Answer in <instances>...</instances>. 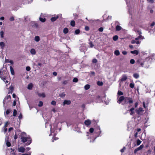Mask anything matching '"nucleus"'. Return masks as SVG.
Instances as JSON below:
<instances>
[{
  "label": "nucleus",
  "instance_id": "34",
  "mask_svg": "<svg viewBox=\"0 0 155 155\" xmlns=\"http://www.w3.org/2000/svg\"><path fill=\"white\" fill-rule=\"evenodd\" d=\"M114 54L117 56H118L120 54L119 51L118 50H116L114 51Z\"/></svg>",
  "mask_w": 155,
  "mask_h": 155
},
{
  "label": "nucleus",
  "instance_id": "47",
  "mask_svg": "<svg viewBox=\"0 0 155 155\" xmlns=\"http://www.w3.org/2000/svg\"><path fill=\"white\" fill-rule=\"evenodd\" d=\"M7 78H6V80H5L4 81L6 84H9V81L8 80H7Z\"/></svg>",
  "mask_w": 155,
  "mask_h": 155
},
{
  "label": "nucleus",
  "instance_id": "63",
  "mask_svg": "<svg viewBox=\"0 0 155 155\" xmlns=\"http://www.w3.org/2000/svg\"><path fill=\"white\" fill-rule=\"evenodd\" d=\"M13 130V127H11L9 128L8 129V131L10 132L11 131Z\"/></svg>",
  "mask_w": 155,
  "mask_h": 155
},
{
  "label": "nucleus",
  "instance_id": "35",
  "mask_svg": "<svg viewBox=\"0 0 155 155\" xmlns=\"http://www.w3.org/2000/svg\"><path fill=\"white\" fill-rule=\"evenodd\" d=\"M137 62L140 64V65L141 67H143L144 64L143 63H142L140 61V60H138L137 61Z\"/></svg>",
  "mask_w": 155,
  "mask_h": 155
},
{
  "label": "nucleus",
  "instance_id": "29",
  "mask_svg": "<svg viewBox=\"0 0 155 155\" xmlns=\"http://www.w3.org/2000/svg\"><path fill=\"white\" fill-rule=\"evenodd\" d=\"M5 62H8V63H9L12 64H13V62L11 60H9L8 59L6 60Z\"/></svg>",
  "mask_w": 155,
  "mask_h": 155
},
{
  "label": "nucleus",
  "instance_id": "49",
  "mask_svg": "<svg viewBox=\"0 0 155 155\" xmlns=\"http://www.w3.org/2000/svg\"><path fill=\"white\" fill-rule=\"evenodd\" d=\"M143 107L145 109L147 108V106L146 105L145 102L143 101Z\"/></svg>",
  "mask_w": 155,
  "mask_h": 155
},
{
  "label": "nucleus",
  "instance_id": "27",
  "mask_svg": "<svg viewBox=\"0 0 155 155\" xmlns=\"http://www.w3.org/2000/svg\"><path fill=\"white\" fill-rule=\"evenodd\" d=\"M90 86L89 85L86 84L84 86V88L86 90H87L90 88Z\"/></svg>",
  "mask_w": 155,
  "mask_h": 155
},
{
  "label": "nucleus",
  "instance_id": "46",
  "mask_svg": "<svg viewBox=\"0 0 155 155\" xmlns=\"http://www.w3.org/2000/svg\"><path fill=\"white\" fill-rule=\"evenodd\" d=\"M130 88H133L134 87V84L133 83H130Z\"/></svg>",
  "mask_w": 155,
  "mask_h": 155
},
{
  "label": "nucleus",
  "instance_id": "7",
  "mask_svg": "<svg viewBox=\"0 0 155 155\" xmlns=\"http://www.w3.org/2000/svg\"><path fill=\"white\" fill-rule=\"evenodd\" d=\"M61 14H59L55 17L51 18V20L52 21H54L58 18L59 16H61Z\"/></svg>",
  "mask_w": 155,
  "mask_h": 155
},
{
  "label": "nucleus",
  "instance_id": "33",
  "mask_svg": "<svg viewBox=\"0 0 155 155\" xmlns=\"http://www.w3.org/2000/svg\"><path fill=\"white\" fill-rule=\"evenodd\" d=\"M68 30L67 28H65L63 30V32L64 34H67L68 33Z\"/></svg>",
  "mask_w": 155,
  "mask_h": 155
},
{
  "label": "nucleus",
  "instance_id": "20",
  "mask_svg": "<svg viewBox=\"0 0 155 155\" xmlns=\"http://www.w3.org/2000/svg\"><path fill=\"white\" fill-rule=\"evenodd\" d=\"M133 76L135 78L137 79L139 78V75L138 74L135 73L133 74Z\"/></svg>",
  "mask_w": 155,
  "mask_h": 155
},
{
  "label": "nucleus",
  "instance_id": "52",
  "mask_svg": "<svg viewBox=\"0 0 155 155\" xmlns=\"http://www.w3.org/2000/svg\"><path fill=\"white\" fill-rule=\"evenodd\" d=\"M73 81L74 82H77L78 81V79L76 78H74Z\"/></svg>",
  "mask_w": 155,
  "mask_h": 155
},
{
  "label": "nucleus",
  "instance_id": "55",
  "mask_svg": "<svg viewBox=\"0 0 155 155\" xmlns=\"http://www.w3.org/2000/svg\"><path fill=\"white\" fill-rule=\"evenodd\" d=\"M8 124H9L8 122H7L5 123V125L4 127V128H6V127H7V126H8Z\"/></svg>",
  "mask_w": 155,
  "mask_h": 155
},
{
  "label": "nucleus",
  "instance_id": "60",
  "mask_svg": "<svg viewBox=\"0 0 155 155\" xmlns=\"http://www.w3.org/2000/svg\"><path fill=\"white\" fill-rule=\"evenodd\" d=\"M16 104V100H15L14 101L13 103V106H15Z\"/></svg>",
  "mask_w": 155,
  "mask_h": 155
},
{
  "label": "nucleus",
  "instance_id": "56",
  "mask_svg": "<svg viewBox=\"0 0 155 155\" xmlns=\"http://www.w3.org/2000/svg\"><path fill=\"white\" fill-rule=\"evenodd\" d=\"M31 155V152H29L28 153H23L22 154V155Z\"/></svg>",
  "mask_w": 155,
  "mask_h": 155
},
{
  "label": "nucleus",
  "instance_id": "21",
  "mask_svg": "<svg viewBox=\"0 0 155 155\" xmlns=\"http://www.w3.org/2000/svg\"><path fill=\"white\" fill-rule=\"evenodd\" d=\"M30 52L31 54L33 55H34L36 53V51L34 49L32 48L30 51Z\"/></svg>",
  "mask_w": 155,
  "mask_h": 155
},
{
  "label": "nucleus",
  "instance_id": "31",
  "mask_svg": "<svg viewBox=\"0 0 155 155\" xmlns=\"http://www.w3.org/2000/svg\"><path fill=\"white\" fill-rule=\"evenodd\" d=\"M35 41L37 42L39 41L40 40L39 37L38 36H35Z\"/></svg>",
  "mask_w": 155,
  "mask_h": 155
},
{
  "label": "nucleus",
  "instance_id": "37",
  "mask_svg": "<svg viewBox=\"0 0 155 155\" xmlns=\"http://www.w3.org/2000/svg\"><path fill=\"white\" fill-rule=\"evenodd\" d=\"M75 25V22L74 21H72L71 22V25L72 26H74Z\"/></svg>",
  "mask_w": 155,
  "mask_h": 155
},
{
  "label": "nucleus",
  "instance_id": "3",
  "mask_svg": "<svg viewBox=\"0 0 155 155\" xmlns=\"http://www.w3.org/2000/svg\"><path fill=\"white\" fill-rule=\"evenodd\" d=\"M50 127L51 134L49 135V136H50L51 135L52 136H55L57 134V126L56 124H53L51 125Z\"/></svg>",
  "mask_w": 155,
  "mask_h": 155
},
{
  "label": "nucleus",
  "instance_id": "25",
  "mask_svg": "<svg viewBox=\"0 0 155 155\" xmlns=\"http://www.w3.org/2000/svg\"><path fill=\"white\" fill-rule=\"evenodd\" d=\"M11 111V110L10 109H8L6 110V112H5L4 115L6 117V114L8 115Z\"/></svg>",
  "mask_w": 155,
  "mask_h": 155
},
{
  "label": "nucleus",
  "instance_id": "2",
  "mask_svg": "<svg viewBox=\"0 0 155 155\" xmlns=\"http://www.w3.org/2000/svg\"><path fill=\"white\" fill-rule=\"evenodd\" d=\"M6 70V69H2L0 70V77L3 81L8 77V74Z\"/></svg>",
  "mask_w": 155,
  "mask_h": 155
},
{
  "label": "nucleus",
  "instance_id": "24",
  "mask_svg": "<svg viewBox=\"0 0 155 155\" xmlns=\"http://www.w3.org/2000/svg\"><path fill=\"white\" fill-rule=\"evenodd\" d=\"M4 33L3 31H1L0 32V35L1 38H3L4 37Z\"/></svg>",
  "mask_w": 155,
  "mask_h": 155
},
{
  "label": "nucleus",
  "instance_id": "38",
  "mask_svg": "<svg viewBox=\"0 0 155 155\" xmlns=\"http://www.w3.org/2000/svg\"><path fill=\"white\" fill-rule=\"evenodd\" d=\"M141 143V141H140V140H139V139L137 140V146L140 145Z\"/></svg>",
  "mask_w": 155,
  "mask_h": 155
},
{
  "label": "nucleus",
  "instance_id": "14",
  "mask_svg": "<svg viewBox=\"0 0 155 155\" xmlns=\"http://www.w3.org/2000/svg\"><path fill=\"white\" fill-rule=\"evenodd\" d=\"M11 99V96L10 95H7V96H6L5 98H4V101H3V104H4L5 102V101L6 100L8 99Z\"/></svg>",
  "mask_w": 155,
  "mask_h": 155
},
{
  "label": "nucleus",
  "instance_id": "28",
  "mask_svg": "<svg viewBox=\"0 0 155 155\" xmlns=\"http://www.w3.org/2000/svg\"><path fill=\"white\" fill-rule=\"evenodd\" d=\"M118 36L116 35L114 36L113 38V40L115 41H117L118 39Z\"/></svg>",
  "mask_w": 155,
  "mask_h": 155
},
{
  "label": "nucleus",
  "instance_id": "51",
  "mask_svg": "<svg viewBox=\"0 0 155 155\" xmlns=\"http://www.w3.org/2000/svg\"><path fill=\"white\" fill-rule=\"evenodd\" d=\"M6 144L7 146L8 147H10L11 146L10 143L9 142L7 141Z\"/></svg>",
  "mask_w": 155,
  "mask_h": 155
},
{
  "label": "nucleus",
  "instance_id": "22",
  "mask_svg": "<svg viewBox=\"0 0 155 155\" xmlns=\"http://www.w3.org/2000/svg\"><path fill=\"white\" fill-rule=\"evenodd\" d=\"M134 108H132L130 109V115H132L134 114Z\"/></svg>",
  "mask_w": 155,
  "mask_h": 155
},
{
  "label": "nucleus",
  "instance_id": "23",
  "mask_svg": "<svg viewBox=\"0 0 155 155\" xmlns=\"http://www.w3.org/2000/svg\"><path fill=\"white\" fill-rule=\"evenodd\" d=\"M39 96L42 97H45V94L44 93H39L38 94Z\"/></svg>",
  "mask_w": 155,
  "mask_h": 155
},
{
  "label": "nucleus",
  "instance_id": "45",
  "mask_svg": "<svg viewBox=\"0 0 155 155\" xmlns=\"http://www.w3.org/2000/svg\"><path fill=\"white\" fill-rule=\"evenodd\" d=\"M94 131V129L93 128H91L89 130V132L90 133H92Z\"/></svg>",
  "mask_w": 155,
  "mask_h": 155
},
{
  "label": "nucleus",
  "instance_id": "32",
  "mask_svg": "<svg viewBox=\"0 0 155 155\" xmlns=\"http://www.w3.org/2000/svg\"><path fill=\"white\" fill-rule=\"evenodd\" d=\"M144 147L143 145H141L139 147L137 148V150L138 151L142 149Z\"/></svg>",
  "mask_w": 155,
  "mask_h": 155
},
{
  "label": "nucleus",
  "instance_id": "61",
  "mask_svg": "<svg viewBox=\"0 0 155 155\" xmlns=\"http://www.w3.org/2000/svg\"><path fill=\"white\" fill-rule=\"evenodd\" d=\"M22 115L21 114H20L18 116V118L19 119H21L22 118Z\"/></svg>",
  "mask_w": 155,
  "mask_h": 155
},
{
  "label": "nucleus",
  "instance_id": "54",
  "mask_svg": "<svg viewBox=\"0 0 155 155\" xmlns=\"http://www.w3.org/2000/svg\"><path fill=\"white\" fill-rule=\"evenodd\" d=\"M9 20L11 21H13L14 20V18L13 16L11 17L9 19Z\"/></svg>",
  "mask_w": 155,
  "mask_h": 155
},
{
  "label": "nucleus",
  "instance_id": "1",
  "mask_svg": "<svg viewBox=\"0 0 155 155\" xmlns=\"http://www.w3.org/2000/svg\"><path fill=\"white\" fill-rule=\"evenodd\" d=\"M22 136H21V139L22 142L26 143V145H29L31 142V139L29 136L25 137L26 134L25 133H22Z\"/></svg>",
  "mask_w": 155,
  "mask_h": 155
},
{
  "label": "nucleus",
  "instance_id": "12",
  "mask_svg": "<svg viewBox=\"0 0 155 155\" xmlns=\"http://www.w3.org/2000/svg\"><path fill=\"white\" fill-rule=\"evenodd\" d=\"M134 30L136 33H138V34L139 35V36H142L141 35L142 34V32L140 30H138L136 28H134Z\"/></svg>",
  "mask_w": 155,
  "mask_h": 155
},
{
  "label": "nucleus",
  "instance_id": "41",
  "mask_svg": "<svg viewBox=\"0 0 155 155\" xmlns=\"http://www.w3.org/2000/svg\"><path fill=\"white\" fill-rule=\"evenodd\" d=\"M17 114V111L16 110H14L13 113V116H15Z\"/></svg>",
  "mask_w": 155,
  "mask_h": 155
},
{
  "label": "nucleus",
  "instance_id": "13",
  "mask_svg": "<svg viewBox=\"0 0 155 155\" xmlns=\"http://www.w3.org/2000/svg\"><path fill=\"white\" fill-rule=\"evenodd\" d=\"M143 109L142 108H139L137 111V113L139 114H140V113L142 112H143Z\"/></svg>",
  "mask_w": 155,
  "mask_h": 155
},
{
  "label": "nucleus",
  "instance_id": "58",
  "mask_svg": "<svg viewBox=\"0 0 155 155\" xmlns=\"http://www.w3.org/2000/svg\"><path fill=\"white\" fill-rule=\"evenodd\" d=\"M97 62V60L96 59H93L92 60V62L94 63H96Z\"/></svg>",
  "mask_w": 155,
  "mask_h": 155
},
{
  "label": "nucleus",
  "instance_id": "50",
  "mask_svg": "<svg viewBox=\"0 0 155 155\" xmlns=\"http://www.w3.org/2000/svg\"><path fill=\"white\" fill-rule=\"evenodd\" d=\"M143 107L145 109L147 108V106L146 105L145 102L143 101Z\"/></svg>",
  "mask_w": 155,
  "mask_h": 155
},
{
  "label": "nucleus",
  "instance_id": "59",
  "mask_svg": "<svg viewBox=\"0 0 155 155\" xmlns=\"http://www.w3.org/2000/svg\"><path fill=\"white\" fill-rule=\"evenodd\" d=\"M98 30L102 32L103 31V28L101 27Z\"/></svg>",
  "mask_w": 155,
  "mask_h": 155
},
{
  "label": "nucleus",
  "instance_id": "10",
  "mask_svg": "<svg viewBox=\"0 0 155 155\" xmlns=\"http://www.w3.org/2000/svg\"><path fill=\"white\" fill-rule=\"evenodd\" d=\"M25 149L23 147H21L18 148V150L19 152L24 153L25 151Z\"/></svg>",
  "mask_w": 155,
  "mask_h": 155
},
{
  "label": "nucleus",
  "instance_id": "8",
  "mask_svg": "<svg viewBox=\"0 0 155 155\" xmlns=\"http://www.w3.org/2000/svg\"><path fill=\"white\" fill-rule=\"evenodd\" d=\"M125 98L123 96H122L118 98L117 102L119 104H120L123 100L124 101Z\"/></svg>",
  "mask_w": 155,
  "mask_h": 155
},
{
  "label": "nucleus",
  "instance_id": "43",
  "mask_svg": "<svg viewBox=\"0 0 155 155\" xmlns=\"http://www.w3.org/2000/svg\"><path fill=\"white\" fill-rule=\"evenodd\" d=\"M130 62L131 64H133L135 63V61L133 59H131L130 61Z\"/></svg>",
  "mask_w": 155,
  "mask_h": 155
},
{
  "label": "nucleus",
  "instance_id": "26",
  "mask_svg": "<svg viewBox=\"0 0 155 155\" xmlns=\"http://www.w3.org/2000/svg\"><path fill=\"white\" fill-rule=\"evenodd\" d=\"M39 19L40 21L42 22H45L46 21V19L45 18H42L41 17H39Z\"/></svg>",
  "mask_w": 155,
  "mask_h": 155
},
{
  "label": "nucleus",
  "instance_id": "39",
  "mask_svg": "<svg viewBox=\"0 0 155 155\" xmlns=\"http://www.w3.org/2000/svg\"><path fill=\"white\" fill-rule=\"evenodd\" d=\"M80 32V30L79 29H77L75 31V34L76 35L79 34Z\"/></svg>",
  "mask_w": 155,
  "mask_h": 155
},
{
  "label": "nucleus",
  "instance_id": "5",
  "mask_svg": "<svg viewBox=\"0 0 155 155\" xmlns=\"http://www.w3.org/2000/svg\"><path fill=\"white\" fill-rule=\"evenodd\" d=\"M101 132L100 128L99 127H97L94 130V133L96 134L97 136L96 137L101 136Z\"/></svg>",
  "mask_w": 155,
  "mask_h": 155
},
{
  "label": "nucleus",
  "instance_id": "48",
  "mask_svg": "<svg viewBox=\"0 0 155 155\" xmlns=\"http://www.w3.org/2000/svg\"><path fill=\"white\" fill-rule=\"evenodd\" d=\"M51 104L52 105H55L56 104V102L55 101H53L51 102Z\"/></svg>",
  "mask_w": 155,
  "mask_h": 155
},
{
  "label": "nucleus",
  "instance_id": "57",
  "mask_svg": "<svg viewBox=\"0 0 155 155\" xmlns=\"http://www.w3.org/2000/svg\"><path fill=\"white\" fill-rule=\"evenodd\" d=\"M97 98L98 99V100L97 101L98 102H100L101 101V100L100 99V97L99 96H98L97 97Z\"/></svg>",
  "mask_w": 155,
  "mask_h": 155
},
{
  "label": "nucleus",
  "instance_id": "53",
  "mask_svg": "<svg viewBox=\"0 0 155 155\" xmlns=\"http://www.w3.org/2000/svg\"><path fill=\"white\" fill-rule=\"evenodd\" d=\"M26 71H29L30 70L31 68L29 66H27L26 67Z\"/></svg>",
  "mask_w": 155,
  "mask_h": 155
},
{
  "label": "nucleus",
  "instance_id": "15",
  "mask_svg": "<svg viewBox=\"0 0 155 155\" xmlns=\"http://www.w3.org/2000/svg\"><path fill=\"white\" fill-rule=\"evenodd\" d=\"M127 79V76L126 75L124 74L123 75L121 80V81H124L126 80Z\"/></svg>",
  "mask_w": 155,
  "mask_h": 155
},
{
  "label": "nucleus",
  "instance_id": "17",
  "mask_svg": "<svg viewBox=\"0 0 155 155\" xmlns=\"http://www.w3.org/2000/svg\"><path fill=\"white\" fill-rule=\"evenodd\" d=\"M130 53L133 54H135L136 55H137L139 53V52L137 50H135L134 51H131Z\"/></svg>",
  "mask_w": 155,
  "mask_h": 155
},
{
  "label": "nucleus",
  "instance_id": "40",
  "mask_svg": "<svg viewBox=\"0 0 155 155\" xmlns=\"http://www.w3.org/2000/svg\"><path fill=\"white\" fill-rule=\"evenodd\" d=\"M97 84L99 86H102L103 85V83L101 81H98L97 82Z\"/></svg>",
  "mask_w": 155,
  "mask_h": 155
},
{
  "label": "nucleus",
  "instance_id": "62",
  "mask_svg": "<svg viewBox=\"0 0 155 155\" xmlns=\"http://www.w3.org/2000/svg\"><path fill=\"white\" fill-rule=\"evenodd\" d=\"M85 29L86 31H88L89 29V28L88 27L86 26L85 27Z\"/></svg>",
  "mask_w": 155,
  "mask_h": 155
},
{
  "label": "nucleus",
  "instance_id": "19",
  "mask_svg": "<svg viewBox=\"0 0 155 155\" xmlns=\"http://www.w3.org/2000/svg\"><path fill=\"white\" fill-rule=\"evenodd\" d=\"M33 87V84L31 83H30L28 86V89L29 90L31 89Z\"/></svg>",
  "mask_w": 155,
  "mask_h": 155
},
{
  "label": "nucleus",
  "instance_id": "18",
  "mask_svg": "<svg viewBox=\"0 0 155 155\" xmlns=\"http://www.w3.org/2000/svg\"><path fill=\"white\" fill-rule=\"evenodd\" d=\"M122 29V27L118 25H117L116 27V30L117 31H119L121 30Z\"/></svg>",
  "mask_w": 155,
  "mask_h": 155
},
{
  "label": "nucleus",
  "instance_id": "64",
  "mask_svg": "<svg viewBox=\"0 0 155 155\" xmlns=\"http://www.w3.org/2000/svg\"><path fill=\"white\" fill-rule=\"evenodd\" d=\"M90 46L91 48H92L94 46V45L92 44V43L91 42H90Z\"/></svg>",
  "mask_w": 155,
  "mask_h": 155
},
{
  "label": "nucleus",
  "instance_id": "42",
  "mask_svg": "<svg viewBox=\"0 0 155 155\" xmlns=\"http://www.w3.org/2000/svg\"><path fill=\"white\" fill-rule=\"evenodd\" d=\"M43 104V103L41 101H40L39 102V104H38V106L39 107H41Z\"/></svg>",
  "mask_w": 155,
  "mask_h": 155
},
{
  "label": "nucleus",
  "instance_id": "30",
  "mask_svg": "<svg viewBox=\"0 0 155 155\" xmlns=\"http://www.w3.org/2000/svg\"><path fill=\"white\" fill-rule=\"evenodd\" d=\"M5 46V44L4 42H0V46L2 48H3Z\"/></svg>",
  "mask_w": 155,
  "mask_h": 155
},
{
  "label": "nucleus",
  "instance_id": "44",
  "mask_svg": "<svg viewBox=\"0 0 155 155\" xmlns=\"http://www.w3.org/2000/svg\"><path fill=\"white\" fill-rule=\"evenodd\" d=\"M117 94L119 95H123V93L122 92L119 91L118 92Z\"/></svg>",
  "mask_w": 155,
  "mask_h": 155
},
{
  "label": "nucleus",
  "instance_id": "16",
  "mask_svg": "<svg viewBox=\"0 0 155 155\" xmlns=\"http://www.w3.org/2000/svg\"><path fill=\"white\" fill-rule=\"evenodd\" d=\"M10 68L11 74L12 75H14L15 74V72L12 66H10Z\"/></svg>",
  "mask_w": 155,
  "mask_h": 155
},
{
  "label": "nucleus",
  "instance_id": "9",
  "mask_svg": "<svg viewBox=\"0 0 155 155\" xmlns=\"http://www.w3.org/2000/svg\"><path fill=\"white\" fill-rule=\"evenodd\" d=\"M71 104V101H70L65 100L64 101V102H63V106L64 105H68L70 104Z\"/></svg>",
  "mask_w": 155,
  "mask_h": 155
},
{
  "label": "nucleus",
  "instance_id": "36",
  "mask_svg": "<svg viewBox=\"0 0 155 155\" xmlns=\"http://www.w3.org/2000/svg\"><path fill=\"white\" fill-rule=\"evenodd\" d=\"M65 94L64 92L61 93L59 94L60 96L61 97H65Z\"/></svg>",
  "mask_w": 155,
  "mask_h": 155
},
{
  "label": "nucleus",
  "instance_id": "11",
  "mask_svg": "<svg viewBox=\"0 0 155 155\" xmlns=\"http://www.w3.org/2000/svg\"><path fill=\"white\" fill-rule=\"evenodd\" d=\"M91 122L90 120H87L84 121V124L87 126H89L91 124Z\"/></svg>",
  "mask_w": 155,
  "mask_h": 155
},
{
  "label": "nucleus",
  "instance_id": "4",
  "mask_svg": "<svg viewBox=\"0 0 155 155\" xmlns=\"http://www.w3.org/2000/svg\"><path fill=\"white\" fill-rule=\"evenodd\" d=\"M145 39L144 36H139L138 37L132 40L131 41V43L132 44H136L137 45H140L141 43V41H139V39L143 40Z\"/></svg>",
  "mask_w": 155,
  "mask_h": 155
},
{
  "label": "nucleus",
  "instance_id": "6",
  "mask_svg": "<svg viewBox=\"0 0 155 155\" xmlns=\"http://www.w3.org/2000/svg\"><path fill=\"white\" fill-rule=\"evenodd\" d=\"M133 102V100L131 98L126 97L124 99V102L125 104H132Z\"/></svg>",
  "mask_w": 155,
  "mask_h": 155
}]
</instances>
